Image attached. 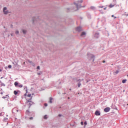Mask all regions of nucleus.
<instances>
[{
  "instance_id": "34",
  "label": "nucleus",
  "mask_w": 128,
  "mask_h": 128,
  "mask_svg": "<svg viewBox=\"0 0 128 128\" xmlns=\"http://www.w3.org/2000/svg\"><path fill=\"white\" fill-rule=\"evenodd\" d=\"M38 74H40V73H38Z\"/></svg>"
},
{
  "instance_id": "17",
  "label": "nucleus",
  "mask_w": 128,
  "mask_h": 128,
  "mask_svg": "<svg viewBox=\"0 0 128 128\" xmlns=\"http://www.w3.org/2000/svg\"><path fill=\"white\" fill-rule=\"evenodd\" d=\"M8 68H12V65H8Z\"/></svg>"
},
{
  "instance_id": "12",
  "label": "nucleus",
  "mask_w": 128,
  "mask_h": 128,
  "mask_svg": "<svg viewBox=\"0 0 128 128\" xmlns=\"http://www.w3.org/2000/svg\"><path fill=\"white\" fill-rule=\"evenodd\" d=\"M52 98H50V100L49 101V102H50V104H52Z\"/></svg>"
},
{
  "instance_id": "16",
  "label": "nucleus",
  "mask_w": 128,
  "mask_h": 128,
  "mask_svg": "<svg viewBox=\"0 0 128 128\" xmlns=\"http://www.w3.org/2000/svg\"><path fill=\"white\" fill-rule=\"evenodd\" d=\"M22 32H23V34H26V30H22Z\"/></svg>"
},
{
  "instance_id": "13",
  "label": "nucleus",
  "mask_w": 128,
  "mask_h": 128,
  "mask_svg": "<svg viewBox=\"0 0 128 128\" xmlns=\"http://www.w3.org/2000/svg\"><path fill=\"white\" fill-rule=\"evenodd\" d=\"M18 82H14V86H18Z\"/></svg>"
},
{
  "instance_id": "27",
  "label": "nucleus",
  "mask_w": 128,
  "mask_h": 128,
  "mask_svg": "<svg viewBox=\"0 0 128 128\" xmlns=\"http://www.w3.org/2000/svg\"><path fill=\"white\" fill-rule=\"evenodd\" d=\"M76 7L77 8V10H78V4H76Z\"/></svg>"
},
{
  "instance_id": "33",
  "label": "nucleus",
  "mask_w": 128,
  "mask_h": 128,
  "mask_svg": "<svg viewBox=\"0 0 128 128\" xmlns=\"http://www.w3.org/2000/svg\"><path fill=\"white\" fill-rule=\"evenodd\" d=\"M94 60H93V62Z\"/></svg>"
},
{
  "instance_id": "4",
  "label": "nucleus",
  "mask_w": 128,
  "mask_h": 128,
  "mask_svg": "<svg viewBox=\"0 0 128 128\" xmlns=\"http://www.w3.org/2000/svg\"><path fill=\"white\" fill-rule=\"evenodd\" d=\"M95 114L96 116H100V112L98 110H97Z\"/></svg>"
},
{
  "instance_id": "31",
  "label": "nucleus",
  "mask_w": 128,
  "mask_h": 128,
  "mask_svg": "<svg viewBox=\"0 0 128 128\" xmlns=\"http://www.w3.org/2000/svg\"><path fill=\"white\" fill-rule=\"evenodd\" d=\"M58 116H62V115H60V114H59Z\"/></svg>"
},
{
  "instance_id": "18",
  "label": "nucleus",
  "mask_w": 128,
  "mask_h": 128,
  "mask_svg": "<svg viewBox=\"0 0 128 128\" xmlns=\"http://www.w3.org/2000/svg\"><path fill=\"white\" fill-rule=\"evenodd\" d=\"M80 86H81L80 83H78V87L80 88Z\"/></svg>"
},
{
  "instance_id": "22",
  "label": "nucleus",
  "mask_w": 128,
  "mask_h": 128,
  "mask_svg": "<svg viewBox=\"0 0 128 128\" xmlns=\"http://www.w3.org/2000/svg\"><path fill=\"white\" fill-rule=\"evenodd\" d=\"M84 124H85V126H86V124H88V123L86 122H84Z\"/></svg>"
},
{
  "instance_id": "7",
  "label": "nucleus",
  "mask_w": 128,
  "mask_h": 128,
  "mask_svg": "<svg viewBox=\"0 0 128 128\" xmlns=\"http://www.w3.org/2000/svg\"><path fill=\"white\" fill-rule=\"evenodd\" d=\"M28 102H30L29 103L30 106H32V102H30V100H28L27 101V104H28Z\"/></svg>"
},
{
  "instance_id": "11",
  "label": "nucleus",
  "mask_w": 128,
  "mask_h": 128,
  "mask_svg": "<svg viewBox=\"0 0 128 128\" xmlns=\"http://www.w3.org/2000/svg\"><path fill=\"white\" fill-rule=\"evenodd\" d=\"M28 98H30V100H32V94H28Z\"/></svg>"
},
{
  "instance_id": "2",
  "label": "nucleus",
  "mask_w": 128,
  "mask_h": 128,
  "mask_svg": "<svg viewBox=\"0 0 128 128\" xmlns=\"http://www.w3.org/2000/svg\"><path fill=\"white\" fill-rule=\"evenodd\" d=\"M3 12L4 14H8V11L6 10V8H4L3 9Z\"/></svg>"
},
{
  "instance_id": "20",
  "label": "nucleus",
  "mask_w": 128,
  "mask_h": 128,
  "mask_svg": "<svg viewBox=\"0 0 128 128\" xmlns=\"http://www.w3.org/2000/svg\"><path fill=\"white\" fill-rule=\"evenodd\" d=\"M16 34H18V30H16Z\"/></svg>"
},
{
  "instance_id": "19",
  "label": "nucleus",
  "mask_w": 128,
  "mask_h": 128,
  "mask_svg": "<svg viewBox=\"0 0 128 128\" xmlns=\"http://www.w3.org/2000/svg\"><path fill=\"white\" fill-rule=\"evenodd\" d=\"M112 18H116V17L112 15Z\"/></svg>"
},
{
  "instance_id": "15",
  "label": "nucleus",
  "mask_w": 128,
  "mask_h": 128,
  "mask_svg": "<svg viewBox=\"0 0 128 128\" xmlns=\"http://www.w3.org/2000/svg\"><path fill=\"white\" fill-rule=\"evenodd\" d=\"M14 94H15V95L18 94V92H16V90H14Z\"/></svg>"
},
{
  "instance_id": "24",
  "label": "nucleus",
  "mask_w": 128,
  "mask_h": 128,
  "mask_svg": "<svg viewBox=\"0 0 128 128\" xmlns=\"http://www.w3.org/2000/svg\"><path fill=\"white\" fill-rule=\"evenodd\" d=\"M19 88H22V85H20L18 86Z\"/></svg>"
},
{
  "instance_id": "28",
  "label": "nucleus",
  "mask_w": 128,
  "mask_h": 128,
  "mask_svg": "<svg viewBox=\"0 0 128 128\" xmlns=\"http://www.w3.org/2000/svg\"><path fill=\"white\" fill-rule=\"evenodd\" d=\"M33 118L32 117H30V120H32Z\"/></svg>"
},
{
  "instance_id": "1",
  "label": "nucleus",
  "mask_w": 128,
  "mask_h": 128,
  "mask_svg": "<svg viewBox=\"0 0 128 128\" xmlns=\"http://www.w3.org/2000/svg\"><path fill=\"white\" fill-rule=\"evenodd\" d=\"M98 8H99V10L100 12H102V14L103 13L102 10H106V7L104 8L103 6H98Z\"/></svg>"
},
{
  "instance_id": "10",
  "label": "nucleus",
  "mask_w": 128,
  "mask_h": 128,
  "mask_svg": "<svg viewBox=\"0 0 128 128\" xmlns=\"http://www.w3.org/2000/svg\"><path fill=\"white\" fill-rule=\"evenodd\" d=\"M122 82V84H125V82H126V80H123Z\"/></svg>"
},
{
  "instance_id": "32",
  "label": "nucleus",
  "mask_w": 128,
  "mask_h": 128,
  "mask_svg": "<svg viewBox=\"0 0 128 128\" xmlns=\"http://www.w3.org/2000/svg\"><path fill=\"white\" fill-rule=\"evenodd\" d=\"M12 36V34H11Z\"/></svg>"
},
{
  "instance_id": "6",
  "label": "nucleus",
  "mask_w": 128,
  "mask_h": 128,
  "mask_svg": "<svg viewBox=\"0 0 128 128\" xmlns=\"http://www.w3.org/2000/svg\"><path fill=\"white\" fill-rule=\"evenodd\" d=\"M76 30L78 32H80L82 30V27H78Z\"/></svg>"
},
{
  "instance_id": "23",
  "label": "nucleus",
  "mask_w": 128,
  "mask_h": 128,
  "mask_svg": "<svg viewBox=\"0 0 128 128\" xmlns=\"http://www.w3.org/2000/svg\"><path fill=\"white\" fill-rule=\"evenodd\" d=\"M80 124L82 125V126H84V122H80Z\"/></svg>"
},
{
  "instance_id": "30",
  "label": "nucleus",
  "mask_w": 128,
  "mask_h": 128,
  "mask_svg": "<svg viewBox=\"0 0 128 128\" xmlns=\"http://www.w3.org/2000/svg\"><path fill=\"white\" fill-rule=\"evenodd\" d=\"M80 2H82V0H80Z\"/></svg>"
},
{
  "instance_id": "29",
  "label": "nucleus",
  "mask_w": 128,
  "mask_h": 128,
  "mask_svg": "<svg viewBox=\"0 0 128 128\" xmlns=\"http://www.w3.org/2000/svg\"><path fill=\"white\" fill-rule=\"evenodd\" d=\"M102 62L104 63V62H106V61L103 60V61H102Z\"/></svg>"
},
{
  "instance_id": "5",
  "label": "nucleus",
  "mask_w": 128,
  "mask_h": 128,
  "mask_svg": "<svg viewBox=\"0 0 128 128\" xmlns=\"http://www.w3.org/2000/svg\"><path fill=\"white\" fill-rule=\"evenodd\" d=\"M116 6V4H110V5L108 6V7L112 8H114Z\"/></svg>"
},
{
  "instance_id": "21",
  "label": "nucleus",
  "mask_w": 128,
  "mask_h": 128,
  "mask_svg": "<svg viewBox=\"0 0 128 128\" xmlns=\"http://www.w3.org/2000/svg\"><path fill=\"white\" fill-rule=\"evenodd\" d=\"M0 72H2V68L1 67H0Z\"/></svg>"
},
{
  "instance_id": "25",
  "label": "nucleus",
  "mask_w": 128,
  "mask_h": 128,
  "mask_svg": "<svg viewBox=\"0 0 128 128\" xmlns=\"http://www.w3.org/2000/svg\"><path fill=\"white\" fill-rule=\"evenodd\" d=\"M37 70H40V66H37Z\"/></svg>"
},
{
  "instance_id": "14",
  "label": "nucleus",
  "mask_w": 128,
  "mask_h": 128,
  "mask_svg": "<svg viewBox=\"0 0 128 128\" xmlns=\"http://www.w3.org/2000/svg\"><path fill=\"white\" fill-rule=\"evenodd\" d=\"M44 120H46V118H48V116L46 115H45L44 117Z\"/></svg>"
},
{
  "instance_id": "9",
  "label": "nucleus",
  "mask_w": 128,
  "mask_h": 128,
  "mask_svg": "<svg viewBox=\"0 0 128 128\" xmlns=\"http://www.w3.org/2000/svg\"><path fill=\"white\" fill-rule=\"evenodd\" d=\"M86 36V32H82L81 34V36Z\"/></svg>"
},
{
  "instance_id": "26",
  "label": "nucleus",
  "mask_w": 128,
  "mask_h": 128,
  "mask_svg": "<svg viewBox=\"0 0 128 128\" xmlns=\"http://www.w3.org/2000/svg\"><path fill=\"white\" fill-rule=\"evenodd\" d=\"M44 106H48V104H44Z\"/></svg>"
},
{
  "instance_id": "3",
  "label": "nucleus",
  "mask_w": 128,
  "mask_h": 128,
  "mask_svg": "<svg viewBox=\"0 0 128 128\" xmlns=\"http://www.w3.org/2000/svg\"><path fill=\"white\" fill-rule=\"evenodd\" d=\"M110 110V108H106L104 109V112H108V111Z\"/></svg>"
},
{
  "instance_id": "8",
  "label": "nucleus",
  "mask_w": 128,
  "mask_h": 128,
  "mask_svg": "<svg viewBox=\"0 0 128 128\" xmlns=\"http://www.w3.org/2000/svg\"><path fill=\"white\" fill-rule=\"evenodd\" d=\"M120 72V71L118 70H116V72H114V74H118Z\"/></svg>"
}]
</instances>
